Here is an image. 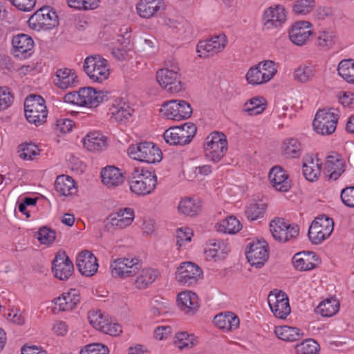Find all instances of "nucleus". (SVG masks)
Masks as SVG:
<instances>
[{
  "label": "nucleus",
  "mask_w": 354,
  "mask_h": 354,
  "mask_svg": "<svg viewBox=\"0 0 354 354\" xmlns=\"http://www.w3.org/2000/svg\"><path fill=\"white\" fill-rule=\"evenodd\" d=\"M106 95L102 91H97L92 87H83L77 91L68 93L64 95V101L80 106L97 107Z\"/></svg>",
  "instance_id": "f257e3e1"
},
{
  "label": "nucleus",
  "mask_w": 354,
  "mask_h": 354,
  "mask_svg": "<svg viewBox=\"0 0 354 354\" xmlns=\"http://www.w3.org/2000/svg\"><path fill=\"white\" fill-rule=\"evenodd\" d=\"M131 191L138 196L151 194L157 185V176L148 170H134L129 180Z\"/></svg>",
  "instance_id": "f03ea898"
},
{
  "label": "nucleus",
  "mask_w": 354,
  "mask_h": 354,
  "mask_svg": "<svg viewBox=\"0 0 354 354\" xmlns=\"http://www.w3.org/2000/svg\"><path fill=\"white\" fill-rule=\"evenodd\" d=\"M277 73L276 63L270 59L263 60L249 68L245 79L250 85H261L270 81Z\"/></svg>",
  "instance_id": "7ed1b4c3"
},
{
  "label": "nucleus",
  "mask_w": 354,
  "mask_h": 354,
  "mask_svg": "<svg viewBox=\"0 0 354 354\" xmlns=\"http://www.w3.org/2000/svg\"><path fill=\"white\" fill-rule=\"evenodd\" d=\"M127 152L131 158L149 164L158 162L162 158L160 149L151 142L131 145L129 147Z\"/></svg>",
  "instance_id": "20e7f679"
},
{
  "label": "nucleus",
  "mask_w": 354,
  "mask_h": 354,
  "mask_svg": "<svg viewBox=\"0 0 354 354\" xmlns=\"http://www.w3.org/2000/svg\"><path fill=\"white\" fill-rule=\"evenodd\" d=\"M159 85L170 93H177L184 90L178 66L171 65L169 68L160 69L156 73Z\"/></svg>",
  "instance_id": "39448f33"
},
{
  "label": "nucleus",
  "mask_w": 354,
  "mask_h": 354,
  "mask_svg": "<svg viewBox=\"0 0 354 354\" xmlns=\"http://www.w3.org/2000/svg\"><path fill=\"white\" fill-rule=\"evenodd\" d=\"M25 115L27 120L37 126L45 122L47 109L44 100L37 95H30L24 102Z\"/></svg>",
  "instance_id": "423d86ee"
},
{
  "label": "nucleus",
  "mask_w": 354,
  "mask_h": 354,
  "mask_svg": "<svg viewBox=\"0 0 354 354\" xmlns=\"http://www.w3.org/2000/svg\"><path fill=\"white\" fill-rule=\"evenodd\" d=\"M227 150V141L224 133L214 131L207 137L204 144V151L206 157L211 161L219 162L225 156Z\"/></svg>",
  "instance_id": "0eeeda50"
},
{
  "label": "nucleus",
  "mask_w": 354,
  "mask_h": 354,
  "mask_svg": "<svg viewBox=\"0 0 354 354\" xmlns=\"http://www.w3.org/2000/svg\"><path fill=\"white\" fill-rule=\"evenodd\" d=\"M84 69L89 78L95 82H102L109 77L107 61L98 55L86 58Z\"/></svg>",
  "instance_id": "6e6552de"
},
{
  "label": "nucleus",
  "mask_w": 354,
  "mask_h": 354,
  "mask_svg": "<svg viewBox=\"0 0 354 354\" xmlns=\"http://www.w3.org/2000/svg\"><path fill=\"white\" fill-rule=\"evenodd\" d=\"M197 129L194 123H185L182 126L170 127L164 133L165 140L173 145H184L191 142Z\"/></svg>",
  "instance_id": "1a4fd4ad"
},
{
  "label": "nucleus",
  "mask_w": 354,
  "mask_h": 354,
  "mask_svg": "<svg viewBox=\"0 0 354 354\" xmlns=\"http://www.w3.org/2000/svg\"><path fill=\"white\" fill-rule=\"evenodd\" d=\"M29 26L39 31L41 29H50L59 24L56 12L50 6H44L36 11L28 19Z\"/></svg>",
  "instance_id": "9d476101"
},
{
  "label": "nucleus",
  "mask_w": 354,
  "mask_h": 354,
  "mask_svg": "<svg viewBox=\"0 0 354 354\" xmlns=\"http://www.w3.org/2000/svg\"><path fill=\"white\" fill-rule=\"evenodd\" d=\"M160 112L168 120L179 121L189 118L192 113L191 105L183 100H171L162 104Z\"/></svg>",
  "instance_id": "9b49d317"
},
{
  "label": "nucleus",
  "mask_w": 354,
  "mask_h": 354,
  "mask_svg": "<svg viewBox=\"0 0 354 354\" xmlns=\"http://www.w3.org/2000/svg\"><path fill=\"white\" fill-rule=\"evenodd\" d=\"M334 222L326 216L317 217L308 230V237L313 244H319L328 239L333 231Z\"/></svg>",
  "instance_id": "f8f14e48"
},
{
  "label": "nucleus",
  "mask_w": 354,
  "mask_h": 354,
  "mask_svg": "<svg viewBox=\"0 0 354 354\" xmlns=\"http://www.w3.org/2000/svg\"><path fill=\"white\" fill-rule=\"evenodd\" d=\"M140 266V261L136 257L119 258L111 263V273L113 277L127 279L134 277Z\"/></svg>",
  "instance_id": "ddd939ff"
},
{
  "label": "nucleus",
  "mask_w": 354,
  "mask_h": 354,
  "mask_svg": "<svg viewBox=\"0 0 354 354\" xmlns=\"http://www.w3.org/2000/svg\"><path fill=\"white\" fill-rule=\"evenodd\" d=\"M299 227L290 225L283 218H275L270 223V231L272 237L279 243H286L299 235Z\"/></svg>",
  "instance_id": "4468645a"
},
{
  "label": "nucleus",
  "mask_w": 354,
  "mask_h": 354,
  "mask_svg": "<svg viewBox=\"0 0 354 354\" xmlns=\"http://www.w3.org/2000/svg\"><path fill=\"white\" fill-rule=\"evenodd\" d=\"M337 120V115L330 110H319L313 122V129L320 135H330L336 129Z\"/></svg>",
  "instance_id": "2eb2a0df"
},
{
  "label": "nucleus",
  "mask_w": 354,
  "mask_h": 354,
  "mask_svg": "<svg viewBox=\"0 0 354 354\" xmlns=\"http://www.w3.org/2000/svg\"><path fill=\"white\" fill-rule=\"evenodd\" d=\"M246 257L252 266L261 268L269 258L268 245L264 240L253 241L249 243Z\"/></svg>",
  "instance_id": "dca6fc26"
},
{
  "label": "nucleus",
  "mask_w": 354,
  "mask_h": 354,
  "mask_svg": "<svg viewBox=\"0 0 354 354\" xmlns=\"http://www.w3.org/2000/svg\"><path fill=\"white\" fill-rule=\"evenodd\" d=\"M268 301L270 310L277 318L284 319L290 313L289 299L284 292L277 290L270 292Z\"/></svg>",
  "instance_id": "f3484780"
},
{
  "label": "nucleus",
  "mask_w": 354,
  "mask_h": 354,
  "mask_svg": "<svg viewBox=\"0 0 354 354\" xmlns=\"http://www.w3.org/2000/svg\"><path fill=\"white\" fill-rule=\"evenodd\" d=\"M203 274L199 266L190 261L182 263L176 272L177 281L183 286H189L195 283Z\"/></svg>",
  "instance_id": "a211bd4d"
},
{
  "label": "nucleus",
  "mask_w": 354,
  "mask_h": 354,
  "mask_svg": "<svg viewBox=\"0 0 354 354\" xmlns=\"http://www.w3.org/2000/svg\"><path fill=\"white\" fill-rule=\"evenodd\" d=\"M73 270V264L66 252H58L53 261L52 270L55 277L59 280H67L72 275Z\"/></svg>",
  "instance_id": "6ab92c4d"
},
{
  "label": "nucleus",
  "mask_w": 354,
  "mask_h": 354,
  "mask_svg": "<svg viewBox=\"0 0 354 354\" xmlns=\"http://www.w3.org/2000/svg\"><path fill=\"white\" fill-rule=\"evenodd\" d=\"M263 28L272 30L281 27L286 21V12L283 6L276 5L271 6L264 11Z\"/></svg>",
  "instance_id": "aec40b11"
},
{
  "label": "nucleus",
  "mask_w": 354,
  "mask_h": 354,
  "mask_svg": "<svg viewBox=\"0 0 354 354\" xmlns=\"http://www.w3.org/2000/svg\"><path fill=\"white\" fill-rule=\"evenodd\" d=\"M325 174L329 180H336L346 170V162L339 153L332 151L326 157Z\"/></svg>",
  "instance_id": "412c9836"
},
{
  "label": "nucleus",
  "mask_w": 354,
  "mask_h": 354,
  "mask_svg": "<svg viewBox=\"0 0 354 354\" xmlns=\"http://www.w3.org/2000/svg\"><path fill=\"white\" fill-rule=\"evenodd\" d=\"M312 24L307 21L295 22L289 30V38L297 46H303L313 35Z\"/></svg>",
  "instance_id": "4be33fe9"
},
{
  "label": "nucleus",
  "mask_w": 354,
  "mask_h": 354,
  "mask_svg": "<svg viewBox=\"0 0 354 354\" xmlns=\"http://www.w3.org/2000/svg\"><path fill=\"white\" fill-rule=\"evenodd\" d=\"M76 266L80 272L86 277L94 275L99 266L97 258L88 250L82 251L77 255Z\"/></svg>",
  "instance_id": "5701e85b"
},
{
  "label": "nucleus",
  "mask_w": 354,
  "mask_h": 354,
  "mask_svg": "<svg viewBox=\"0 0 354 354\" xmlns=\"http://www.w3.org/2000/svg\"><path fill=\"white\" fill-rule=\"evenodd\" d=\"M133 113V109L121 98L114 100L110 108L111 119L118 124L129 121Z\"/></svg>",
  "instance_id": "b1692460"
},
{
  "label": "nucleus",
  "mask_w": 354,
  "mask_h": 354,
  "mask_svg": "<svg viewBox=\"0 0 354 354\" xmlns=\"http://www.w3.org/2000/svg\"><path fill=\"white\" fill-rule=\"evenodd\" d=\"M135 214L132 208L124 207L111 213L109 217V223L112 227L118 229H124L132 223Z\"/></svg>",
  "instance_id": "393cba45"
},
{
  "label": "nucleus",
  "mask_w": 354,
  "mask_h": 354,
  "mask_svg": "<svg viewBox=\"0 0 354 354\" xmlns=\"http://www.w3.org/2000/svg\"><path fill=\"white\" fill-rule=\"evenodd\" d=\"M12 44L15 56L26 57L32 53L34 41L30 36L25 34H19L12 38Z\"/></svg>",
  "instance_id": "a878e982"
},
{
  "label": "nucleus",
  "mask_w": 354,
  "mask_h": 354,
  "mask_svg": "<svg viewBox=\"0 0 354 354\" xmlns=\"http://www.w3.org/2000/svg\"><path fill=\"white\" fill-rule=\"evenodd\" d=\"M319 263L318 257L313 252H299L292 257L294 267L300 271L314 269Z\"/></svg>",
  "instance_id": "bb28decb"
},
{
  "label": "nucleus",
  "mask_w": 354,
  "mask_h": 354,
  "mask_svg": "<svg viewBox=\"0 0 354 354\" xmlns=\"http://www.w3.org/2000/svg\"><path fill=\"white\" fill-rule=\"evenodd\" d=\"M268 177L272 187L279 192H288L291 187L288 174L280 166L272 167Z\"/></svg>",
  "instance_id": "cd10ccee"
},
{
  "label": "nucleus",
  "mask_w": 354,
  "mask_h": 354,
  "mask_svg": "<svg viewBox=\"0 0 354 354\" xmlns=\"http://www.w3.org/2000/svg\"><path fill=\"white\" fill-rule=\"evenodd\" d=\"M177 304L182 311L189 315H194L199 308L198 296L191 291L180 292L178 295Z\"/></svg>",
  "instance_id": "c85d7f7f"
},
{
  "label": "nucleus",
  "mask_w": 354,
  "mask_h": 354,
  "mask_svg": "<svg viewBox=\"0 0 354 354\" xmlns=\"http://www.w3.org/2000/svg\"><path fill=\"white\" fill-rule=\"evenodd\" d=\"M83 145L89 151H103L108 146L107 138L100 132H91L84 138Z\"/></svg>",
  "instance_id": "c756f323"
},
{
  "label": "nucleus",
  "mask_w": 354,
  "mask_h": 354,
  "mask_svg": "<svg viewBox=\"0 0 354 354\" xmlns=\"http://www.w3.org/2000/svg\"><path fill=\"white\" fill-rule=\"evenodd\" d=\"M230 250L223 241H214L207 244L205 251V258L209 261H221L225 258Z\"/></svg>",
  "instance_id": "7c9ffc66"
},
{
  "label": "nucleus",
  "mask_w": 354,
  "mask_h": 354,
  "mask_svg": "<svg viewBox=\"0 0 354 354\" xmlns=\"http://www.w3.org/2000/svg\"><path fill=\"white\" fill-rule=\"evenodd\" d=\"M102 182L108 188H113L122 184L124 177L118 168L107 166L101 171Z\"/></svg>",
  "instance_id": "2f4dec72"
},
{
  "label": "nucleus",
  "mask_w": 354,
  "mask_h": 354,
  "mask_svg": "<svg viewBox=\"0 0 354 354\" xmlns=\"http://www.w3.org/2000/svg\"><path fill=\"white\" fill-rule=\"evenodd\" d=\"M157 270L151 268L141 269L140 266L139 271L134 276L133 286L138 290H143L151 285L158 277Z\"/></svg>",
  "instance_id": "473e14b6"
},
{
  "label": "nucleus",
  "mask_w": 354,
  "mask_h": 354,
  "mask_svg": "<svg viewBox=\"0 0 354 354\" xmlns=\"http://www.w3.org/2000/svg\"><path fill=\"white\" fill-rule=\"evenodd\" d=\"M55 189L60 196H71L77 192L75 180L66 175H60L55 182Z\"/></svg>",
  "instance_id": "72a5a7b5"
},
{
  "label": "nucleus",
  "mask_w": 354,
  "mask_h": 354,
  "mask_svg": "<svg viewBox=\"0 0 354 354\" xmlns=\"http://www.w3.org/2000/svg\"><path fill=\"white\" fill-rule=\"evenodd\" d=\"M80 297L78 291L71 289L68 292L63 293L62 296L55 299V304L58 306L59 310L66 311L73 310L80 302Z\"/></svg>",
  "instance_id": "f704fd0d"
},
{
  "label": "nucleus",
  "mask_w": 354,
  "mask_h": 354,
  "mask_svg": "<svg viewBox=\"0 0 354 354\" xmlns=\"http://www.w3.org/2000/svg\"><path fill=\"white\" fill-rule=\"evenodd\" d=\"M162 0H139L136 5L137 13L145 19L155 16L160 10Z\"/></svg>",
  "instance_id": "c9c22d12"
},
{
  "label": "nucleus",
  "mask_w": 354,
  "mask_h": 354,
  "mask_svg": "<svg viewBox=\"0 0 354 354\" xmlns=\"http://www.w3.org/2000/svg\"><path fill=\"white\" fill-rule=\"evenodd\" d=\"M215 325L223 330H232L239 326V317L231 312H225L216 315L214 318Z\"/></svg>",
  "instance_id": "e433bc0d"
},
{
  "label": "nucleus",
  "mask_w": 354,
  "mask_h": 354,
  "mask_svg": "<svg viewBox=\"0 0 354 354\" xmlns=\"http://www.w3.org/2000/svg\"><path fill=\"white\" fill-rule=\"evenodd\" d=\"M56 86L62 89H66L74 86L77 76L74 71L69 68H62L57 71Z\"/></svg>",
  "instance_id": "4c0bfd02"
},
{
  "label": "nucleus",
  "mask_w": 354,
  "mask_h": 354,
  "mask_svg": "<svg viewBox=\"0 0 354 354\" xmlns=\"http://www.w3.org/2000/svg\"><path fill=\"white\" fill-rule=\"evenodd\" d=\"M321 173V164L315 160L311 156L304 158L303 162V174L309 181L317 179Z\"/></svg>",
  "instance_id": "58836bf2"
},
{
  "label": "nucleus",
  "mask_w": 354,
  "mask_h": 354,
  "mask_svg": "<svg viewBox=\"0 0 354 354\" xmlns=\"http://www.w3.org/2000/svg\"><path fill=\"white\" fill-rule=\"evenodd\" d=\"M316 74V67L310 64H304L298 66L294 71V79L299 83L310 82Z\"/></svg>",
  "instance_id": "ea45409f"
},
{
  "label": "nucleus",
  "mask_w": 354,
  "mask_h": 354,
  "mask_svg": "<svg viewBox=\"0 0 354 354\" xmlns=\"http://www.w3.org/2000/svg\"><path fill=\"white\" fill-rule=\"evenodd\" d=\"M339 304L335 298L326 299L319 304L316 313L322 317H332L339 310Z\"/></svg>",
  "instance_id": "a19ab883"
},
{
  "label": "nucleus",
  "mask_w": 354,
  "mask_h": 354,
  "mask_svg": "<svg viewBox=\"0 0 354 354\" xmlns=\"http://www.w3.org/2000/svg\"><path fill=\"white\" fill-rule=\"evenodd\" d=\"M274 333L279 339L286 342L297 341L301 336L299 330L297 328L288 326L276 327Z\"/></svg>",
  "instance_id": "79ce46f5"
},
{
  "label": "nucleus",
  "mask_w": 354,
  "mask_h": 354,
  "mask_svg": "<svg viewBox=\"0 0 354 354\" xmlns=\"http://www.w3.org/2000/svg\"><path fill=\"white\" fill-rule=\"evenodd\" d=\"M281 149L283 153L288 158H298L301 153V144L296 138L285 140L282 145Z\"/></svg>",
  "instance_id": "37998d69"
},
{
  "label": "nucleus",
  "mask_w": 354,
  "mask_h": 354,
  "mask_svg": "<svg viewBox=\"0 0 354 354\" xmlns=\"http://www.w3.org/2000/svg\"><path fill=\"white\" fill-rule=\"evenodd\" d=\"M336 33L331 29H325L318 33L317 45L324 49L331 48L336 43Z\"/></svg>",
  "instance_id": "c03bdc74"
},
{
  "label": "nucleus",
  "mask_w": 354,
  "mask_h": 354,
  "mask_svg": "<svg viewBox=\"0 0 354 354\" xmlns=\"http://www.w3.org/2000/svg\"><path fill=\"white\" fill-rule=\"evenodd\" d=\"M338 74L346 81L354 83V60L344 59L337 67Z\"/></svg>",
  "instance_id": "a18cd8bd"
},
{
  "label": "nucleus",
  "mask_w": 354,
  "mask_h": 354,
  "mask_svg": "<svg viewBox=\"0 0 354 354\" xmlns=\"http://www.w3.org/2000/svg\"><path fill=\"white\" fill-rule=\"evenodd\" d=\"M266 109L264 100L262 97H253L243 105V111L250 115H257L261 113Z\"/></svg>",
  "instance_id": "49530a36"
},
{
  "label": "nucleus",
  "mask_w": 354,
  "mask_h": 354,
  "mask_svg": "<svg viewBox=\"0 0 354 354\" xmlns=\"http://www.w3.org/2000/svg\"><path fill=\"white\" fill-rule=\"evenodd\" d=\"M242 225L234 216H230L219 224L218 230L227 234H236L241 230Z\"/></svg>",
  "instance_id": "de8ad7c7"
},
{
  "label": "nucleus",
  "mask_w": 354,
  "mask_h": 354,
  "mask_svg": "<svg viewBox=\"0 0 354 354\" xmlns=\"http://www.w3.org/2000/svg\"><path fill=\"white\" fill-rule=\"evenodd\" d=\"M178 210L183 214L194 216L200 210V205L189 198L182 199L178 205Z\"/></svg>",
  "instance_id": "09e8293b"
},
{
  "label": "nucleus",
  "mask_w": 354,
  "mask_h": 354,
  "mask_svg": "<svg viewBox=\"0 0 354 354\" xmlns=\"http://www.w3.org/2000/svg\"><path fill=\"white\" fill-rule=\"evenodd\" d=\"M315 6V0H297L292 6V12L297 15H306Z\"/></svg>",
  "instance_id": "8fccbe9b"
},
{
  "label": "nucleus",
  "mask_w": 354,
  "mask_h": 354,
  "mask_svg": "<svg viewBox=\"0 0 354 354\" xmlns=\"http://www.w3.org/2000/svg\"><path fill=\"white\" fill-rule=\"evenodd\" d=\"M193 232L189 228H178L176 232V245L178 248L186 247L191 241Z\"/></svg>",
  "instance_id": "3c124183"
},
{
  "label": "nucleus",
  "mask_w": 354,
  "mask_h": 354,
  "mask_svg": "<svg viewBox=\"0 0 354 354\" xmlns=\"http://www.w3.org/2000/svg\"><path fill=\"white\" fill-rule=\"evenodd\" d=\"M266 208V205L265 203H252L247 207L245 215L249 220L254 221L263 216Z\"/></svg>",
  "instance_id": "603ef678"
},
{
  "label": "nucleus",
  "mask_w": 354,
  "mask_h": 354,
  "mask_svg": "<svg viewBox=\"0 0 354 354\" xmlns=\"http://www.w3.org/2000/svg\"><path fill=\"white\" fill-rule=\"evenodd\" d=\"M39 150L32 144H22L19 146V156L24 160H32L39 154Z\"/></svg>",
  "instance_id": "864d4df0"
},
{
  "label": "nucleus",
  "mask_w": 354,
  "mask_h": 354,
  "mask_svg": "<svg viewBox=\"0 0 354 354\" xmlns=\"http://www.w3.org/2000/svg\"><path fill=\"white\" fill-rule=\"evenodd\" d=\"M37 239L41 244L49 245L56 239V232L48 227H40L37 232Z\"/></svg>",
  "instance_id": "5fc2aeb1"
},
{
  "label": "nucleus",
  "mask_w": 354,
  "mask_h": 354,
  "mask_svg": "<svg viewBox=\"0 0 354 354\" xmlns=\"http://www.w3.org/2000/svg\"><path fill=\"white\" fill-rule=\"evenodd\" d=\"M319 344L312 339H306L297 346L298 354H316L319 350Z\"/></svg>",
  "instance_id": "6e6d98bb"
},
{
  "label": "nucleus",
  "mask_w": 354,
  "mask_h": 354,
  "mask_svg": "<svg viewBox=\"0 0 354 354\" xmlns=\"http://www.w3.org/2000/svg\"><path fill=\"white\" fill-rule=\"evenodd\" d=\"M174 344L179 349L192 348L194 345V336L186 333H179L176 335Z\"/></svg>",
  "instance_id": "4d7b16f0"
},
{
  "label": "nucleus",
  "mask_w": 354,
  "mask_h": 354,
  "mask_svg": "<svg viewBox=\"0 0 354 354\" xmlns=\"http://www.w3.org/2000/svg\"><path fill=\"white\" fill-rule=\"evenodd\" d=\"M100 331L111 336H118L122 333V330L119 324L107 317Z\"/></svg>",
  "instance_id": "13d9d810"
},
{
  "label": "nucleus",
  "mask_w": 354,
  "mask_h": 354,
  "mask_svg": "<svg viewBox=\"0 0 354 354\" xmlns=\"http://www.w3.org/2000/svg\"><path fill=\"white\" fill-rule=\"evenodd\" d=\"M197 53L198 56L207 58L216 54L214 46L211 44L209 39L200 41L197 45Z\"/></svg>",
  "instance_id": "bf43d9fd"
},
{
  "label": "nucleus",
  "mask_w": 354,
  "mask_h": 354,
  "mask_svg": "<svg viewBox=\"0 0 354 354\" xmlns=\"http://www.w3.org/2000/svg\"><path fill=\"white\" fill-rule=\"evenodd\" d=\"M106 318L107 317L100 311L91 310L88 314L89 323L98 330H100Z\"/></svg>",
  "instance_id": "052dcab7"
},
{
  "label": "nucleus",
  "mask_w": 354,
  "mask_h": 354,
  "mask_svg": "<svg viewBox=\"0 0 354 354\" xmlns=\"http://www.w3.org/2000/svg\"><path fill=\"white\" fill-rule=\"evenodd\" d=\"M13 6L20 11L30 12L36 5L37 0H8Z\"/></svg>",
  "instance_id": "680f3d73"
},
{
  "label": "nucleus",
  "mask_w": 354,
  "mask_h": 354,
  "mask_svg": "<svg viewBox=\"0 0 354 354\" xmlns=\"http://www.w3.org/2000/svg\"><path fill=\"white\" fill-rule=\"evenodd\" d=\"M80 354H109V349L102 344H92L82 348Z\"/></svg>",
  "instance_id": "e2e57ef3"
},
{
  "label": "nucleus",
  "mask_w": 354,
  "mask_h": 354,
  "mask_svg": "<svg viewBox=\"0 0 354 354\" xmlns=\"http://www.w3.org/2000/svg\"><path fill=\"white\" fill-rule=\"evenodd\" d=\"M13 97L9 88L6 86L0 87V111L10 106L12 102Z\"/></svg>",
  "instance_id": "0e129e2a"
},
{
  "label": "nucleus",
  "mask_w": 354,
  "mask_h": 354,
  "mask_svg": "<svg viewBox=\"0 0 354 354\" xmlns=\"http://www.w3.org/2000/svg\"><path fill=\"white\" fill-rule=\"evenodd\" d=\"M341 199L348 207H354V187H348L341 192Z\"/></svg>",
  "instance_id": "69168bd1"
},
{
  "label": "nucleus",
  "mask_w": 354,
  "mask_h": 354,
  "mask_svg": "<svg viewBox=\"0 0 354 354\" xmlns=\"http://www.w3.org/2000/svg\"><path fill=\"white\" fill-rule=\"evenodd\" d=\"M209 41L216 53H218L225 48L227 44V37L225 35H219L211 37Z\"/></svg>",
  "instance_id": "338daca9"
},
{
  "label": "nucleus",
  "mask_w": 354,
  "mask_h": 354,
  "mask_svg": "<svg viewBox=\"0 0 354 354\" xmlns=\"http://www.w3.org/2000/svg\"><path fill=\"white\" fill-rule=\"evenodd\" d=\"M73 121L69 119H59L57 121L56 130L62 133H66L72 130Z\"/></svg>",
  "instance_id": "774afa93"
}]
</instances>
